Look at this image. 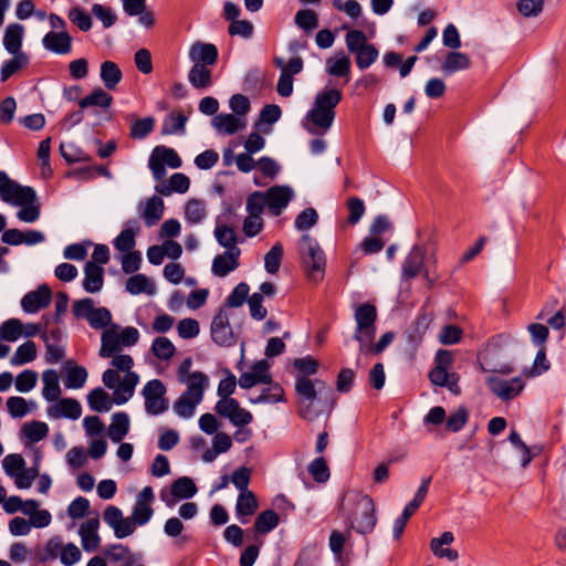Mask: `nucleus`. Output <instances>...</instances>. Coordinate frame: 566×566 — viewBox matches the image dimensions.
I'll use <instances>...</instances> for the list:
<instances>
[{
  "label": "nucleus",
  "instance_id": "obj_1",
  "mask_svg": "<svg viewBox=\"0 0 566 566\" xmlns=\"http://www.w3.org/2000/svg\"><path fill=\"white\" fill-rule=\"evenodd\" d=\"M294 367L304 376L297 377L295 392L300 402L298 415L305 420L313 421L325 411H331L335 403L333 388L324 380H312L307 376L315 375L318 361L312 356L297 358Z\"/></svg>",
  "mask_w": 566,
  "mask_h": 566
},
{
  "label": "nucleus",
  "instance_id": "obj_2",
  "mask_svg": "<svg viewBox=\"0 0 566 566\" xmlns=\"http://www.w3.org/2000/svg\"><path fill=\"white\" fill-rule=\"evenodd\" d=\"M338 511L347 518L348 528L358 534L367 535L375 530L377 516L375 503L370 495L349 491L344 495Z\"/></svg>",
  "mask_w": 566,
  "mask_h": 566
},
{
  "label": "nucleus",
  "instance_id": "obj_3",
  "mask_svg": "<svg viewBox=\"0 0 566 566\" xmlns=\"http://www.w3.org/2000/svg\"><path fill=\"white\" fill-rule=\"evenodd\" d=\"M298 252L308 279L314 282L321 281L326 266V258L318 242L310 234H303L300 239Z\"/></svg>",
  "mask_w": 566,
  "mask_h": 566
},
{
  "label": "nucleus",
  "instance_id": "obj_4",
  "mask_svg": "<svg viewBox=\"0 0 566 566\" xmlns=\"http://www.w3.org/2000/svg\"><path fill=\"white\" fill-rule=\"evenodd\" d=\"M377 315L376 306L369 302L359 304L355 308L356 329L354 339L359 343L360 353H365L366 344L371 343L375 338Z\"/></svg>",
  "mask_w": 566,
  "mask_h": 566
},
{
  "label": "nucleus",
  "instance_id": "obj_5",
  "mask_svg": "<svg viewBox=\"0 0 566 566\" xmlns=\"http://www.w3.org/2000/svg\"><path fill=\"white\" fill-rule=\"evenodd\" d=\"M0 197L12 206L22 205L34 198V189L18 184L10 179L4 171H0Z\"/></svg>",
  "mask_w": 566,
  "mask_h": 566
},
{
  "label": "nucleus",
  "instance_id": "obj_6",
  "mask_svg": "<svg viewBox=\"0 0 566 566\" xmlns=\"http://www.w3.org/2000/svg\"><path fill=\"white\" fill-rule=\"evenodd\" d=\"M166 387L159 379L149 380L143 388V396L145 398V409L148 415L157 416L164 413L168 407L169 401L165 397Z\"/></svg>",
  "mask_w": 566,
  "mask_h": 566
},
{
  "label": "nucleus",
  "instance_id": "obj_7",
  "mask_svg": "<svg viewBox=\"0 0 566 566\" xmlns=\"http://www.w3.org/2000/svg\"><path fill=\"white\" fill-rule=\"evenodd\" d=\"M282 115L281 107L276 104H268L260 112L259 119L253 126L244 142H264V136L273 130V124L276 123Z\"/></svg>",
  "mask_w": 566,
  "mask_h": 566
},
{
  "label": "nucleus",
  "instance_id": "obj_8",
  "mask_svg": "<svg viewBox=\"0 0 566 566\" xmlns=\"http://www.w3.org/2000/svg\"><path fill=\"white\" fill-rule=\"evenodd\" d=\"M181 164L182 161L178 154L172 148H167L164 146L155 147L148 161V166L155 179L157 180L161 179L165 176L166 165L170 168L176 169L179 168Z\"/></svg>",
  "mask_w": 566,
  "mask_h": 566
},
{
  "label": "nucleus",
  "instance_id": "obj_9",
  "mask_svg": "<svg viewBox=\"0 0 566 566\" xmlns=\"http://www.w3.org/2000/svg\"><path fill=\"white\" fill-rule=\"evenodd\" d=\"M486 385L490 391L503 401L514 399L525 387L521 377H513L510 380H504L502 378L491 376L486 379Z\"/></svg>",
  "mask_w": 566,
  "mask_h": 566
},
{
  "label": "nucleus",
  "instance_id": "obj_10",
  "mask_svg": "<svg viewBox=\"0 0 566 566\" xmlns=\"http://www.w3.org/2000/svg\"><path fill=\"white\" fill-rule=\"evenodd\" d=\"M211 338L217 345L223 347H230L235 344L233 331L224 308H220L212 319Z\"/></svg>",
  "mask_w": 566,
  "mask_h": 566
},
{
  "label": "nucleus",
  "instance_id": "obj_11",
  "mask_svg": "<svg viewBox=\"0 0 566 566\" xmlns=\"http://www.w3.org/2000/svg\"><path fill=\"white\" fill-rule=\"evenodd\" d=\"M266 206L275 217L280 216L294 197L290 186H272L264 192Z\"/></svg>",
  "mask_w": 566,
  "mask_h": 566
},
{
  "label": "nucleus",
  "instance_id": "obj_12",
  "mask_svg": "<svg viewBox=\"0 0 566 566\" xmlns=\"http://www.w3.org/2000/svg\"><path fill=\"white\" fill-rule=\"evenodd\" d=\"M52 301V291L46 284H41L36 290L27 293L21 300V306L27 313H36L45 308Z\"/></svg>",
  "mask_w": 566,
  "mask_h": 566
},
{
  "label": "nucleus",
  "instance_id": "obj_13",
  "mask_svg": "<svg viewBox=\"0 0 566 566\" xmlns=\"http://www.w3.org/2000/svg\"><path fill=\"white\" fill-rule=\"evenodd\" d=\"M335 118V112H328L314 106L306 115L305 126L313 135H324L332 126Z\"/></svg>",
  "mask_w": 566,
  "mask_h": 566
},
{
  "label": "nucleus",
  "instance_id": "obj_14",
  "mask_svg": "<svg viewBox=\"0 0 566 566\" xmlns=\"http://www.w3.org/2000/svg\"><path fill=\"white\" fill-rule=\"evenodd\" d=\"M73 38L67 31H50L42 39V45L45 50L65 55L72 51Z\"/></svg>",
  "mask_w": 566,
  "mask_h": 566
},
{
  "label": "nucleus",
  "instance_id": "obj_15",
  "mask_svg": "<svg viewBox=\"0 0 566 566\" xmlns=\"http://www.w3.org/2000/svg\"><path fill=\"white\" fill-rule=\"evenodd\" d=\"M99 527V518H88L85 523L80 526L78 535L82 539V547L85 552H94L101 544V537L97 533Z\"/></svg>",
  "mask_w": 566,
  "mask_h": 566
},
{
  "label": "nucleus",
  "instance_id": "obj_16",
  "mask_svg": "<svg viewBox=\"0 0 566 566\" xmlns=\"http://www.w3.org/2000/svg\"><path fill=\"white\" fill-rule=\"evenodd\" d=\"M240 254V249L226 250L222 254H218L212 262V273L219 277L227 276L239 266Z\"/></svg>",
  "mask_w": 566,
  "mask_h": 566
},
{
  "label": "nucleus",
  "instance_id": "obj_17",
  "mask_svg": "<svg viewBox=\"0 0 566 566\" xmlns=\"http://www.w3.org/2000/svg\"><path fill=\"white\" fill-rule=\"evenodd\" d=\"M424 260V250L419 245H415L403 261L402 277L411 280L419 275L423 269Z\"/></svg>",
  "mask_w": 566,
  "mask_h": 566
},
{
  "label": "nucleus",
  "instance_id": "obj_18",
  "mask_svg": "<svg viewBox=\"0 0 566 566\" xmlns=\"http://www.w3.org/2000/svg\"><path fill=\"white\" fill-rule=\"evenodd\" d=\"M218 49L212 43L196 42L189 50V57L195 63H202L203 65H214L218 61Z\"/></svg>",
  "mask_w": 566,
  "mask_h": 566
},
{
  "label": "nucleus",
  "instance_id": "obj_19",
  "mask_svg": "<svg viewBox=\"0 0 566 566\" xmlns=\"http://www.w3.org/2000/svg\"><path fill=\"white\" fill-rule=\"evenodd\" d=\"M48 415L52 418H69L76 420L82 415V407L76 399L62 398L56 405L49 407Z\"/></svg>",
  "mask_w": 566,
  "mask_h": 566
},
{
  "label": "nucleus",
  "instance_id": "obj_20",
  "mask_svg": "<svg viewBox=\"0 0 566 566\" xmlns=\"http://www.w3.org/2000/svg\"><path fill=\"white\" fill-rule=\"evenodd\" d=\"M212 126L222 135H233L245 127L244 119L234 114H217L212 118Z\"/></svg>",
  "mask_w": 566,
  "mask_h": 566
},
{
  "label": "nucleus",
  "instance_id": "obj_21",
  "mask_svg": "<svg viewBox=\"0 0 566 566\" xmlns=\"http://www.w3.org/2000/svg\"><path fill=\"white\" fill-rule=\"evenodd\" d=\"M104 284V269L95 262H86L84 266L83 289L88 293L99 292Z\"/></svg>",
  "mask_w": 566,
  "mask_h": 566
},
{
  "label": "nucleus",
  "instance_id": "obj_22",
  "mask_svg": "<svg viewBox=\"0 0 566 566\" xmlns=\"http://www.w3.org/2000/svg\"><path fill=\"white\" fill-rule=\"evenodd\" d=\"M258 506L259 504L256 496L252 491L240 492L235 505L238 520L242 524H247L250 516L256 512Z\"/></svg>",
  "mask_w": 566,
  "mask_h": 566
},
{
  "label": "nucleus",
  "instance_id": "obj_23",
  "mask_svg": "<svg viewBox=\"0 0 566 566\" xmlns=\"http://www.w3.org/2000/svg\"><path fill=\"white\" fill-rule=\"evenodd\" d=\"M126 224L128 227L122 230L113 241L115 249L123 253L134 250L136 245L135 237L140 230L136 219L128 220Z\"/></svg>",
  "mask_w": 566,
  "mask_h": 566
},
{
  "label": "nucleus",
  "instance_id": "obj_24",
  "mask_svg": "<svg viewBox=\"0 0 566 566\" xmlns=\"http://www.w3.org/2000/svg\"><path fill=\"white\" fill-rule=\"evenodd\" d=\"M24 28L19 23H10L4 31L3 46L10 54L24 53L22 51Z\"/></svg>",
  "mask_w": 566,
  "mask_h": 566
},
{
  "label": "nucleus",
  "instance_id": "obj_25",
  "mask_svg": "<svg viewBox=\"0 0 566 566\" xmlns=\"http://www.w3.org/2000/svg\"><path fill=\"white\" fill-rule=\"evenodd\" d=\"M454 541V536L451 532L447 531L441 534L440 537H434L430 542V548L432 553L440 557L449 560H455L459 557V553L452 548H442V545H449Z\"/></svg>",
  "mask_w": 566,
  "mask_h": 566
},
{
  "label": "nucleus",
  "instance_id": "obj_26",
  "mask_svg": "<svg viewBox=\"0 0 566 566\" xmlns=\"http://www.w3.org/2000/svg\"><path fill=\"white\" fill-rule=\"evenodd\" d=\"M189 83L193 88L206 90L212 85V74L207 65L195 63L188 73Z\"/></svg>",
  "mask_w": 566,
  "mask_h": 566
},
{
  "label": "nucleus",
  "instance_id": "obj_27",
  "mask_svg": "<svg viewBox=\"0 0 566 566\" xmlns=\"http://www.w3.org/2000/svg\"><path fill=\"white\" fill-rule=\"evenodd\" d=\"M139 381V377L134 371H128L124 380L119 382L118 387L115 390L114 394V402L116 405H124L128 401L130 397H133L135 387L137 386Z\"/></svg>",
  "mask_w": 566,
  "mask_h": 566
},
{
  "label": "nucleus",
  "instance_id": "obj_28",
  "mask_svg": "<svg viewBox=\"0 0 566 566\" xmlns=\"http://www.w3.org/2000/svg\"><path fill=\"white\" fill-rule=\"evenodd\" d=\"M66 378L64 385L70 389H80L84 386L87 379V370L83 366L76 365L73 360L65 363Z\"/></svg>",
  "mask_w": 566,
  "mask_h": 566
},
{
  "label": "nucleus",
  "instance_id": "obj_29",
  "mask_svg": "<svg viewBox=\"0 0 566 566\" xmlns=\"http://www.w3.org/2000/svg\"><path fill=\"white\" fill-rule=\"evenodd\" d=\"M129 431V417L126 412L119 411L115 412L112 416V423L108 427V437L109 439L117 443L123 440V438Z\"/></svg>",
  "mask_w": 566,
  "mask_h": 566
},
{
  "label": "nucleus",
  "instance_id": "obj_30",
  "mask_svg": "<svg viewBox=\"0 0 566 566\" xmlns=\"http://www.w3.org/2000/svg\"><path fill=\"white\" fill-rule=\"evenodd\" d=\"M208 377L202 371H193L189 375L188 386L184 395L192 398L195 402H201Z\"/></svg>",
  "mask_w": 566,
  "mask_h": 566
},
{
  "label": "nucleus",
  "instance_id": "obj_31",
  "mask_svg": "<svg viewBox=\"0 0 566 566\" xmlns=\"http://www.w3.org/2000/svg\"><path fill=\"white\" fill-rule=\"evenodd\" d=\"M470 66L471 61L467 54L458 51H451L447 54L441 66V71L446 75H450L458 71L468 70Z\"/></svg>",
  "mask_w": 566,
  "mask_h": 566
},
{
  "label": "nucleus",
  "instance_id": "obj_32",
  "mask_svg": "<svg viewBox=\"0 0 566 566\" xmlns=\"http://www.w3.org/2000/svg\"><path fill=\"white\" fill-rule=\"evenodd\" d=\"M164 200L158 196H153L146 202V207L143 212V218L147 227H154L157 224L164 214Z\"/></svg>",
  "mask_w": 566,
  "mask_h": 566
},
{
  "label": "nucleus",
  "instance_id": "obj_33",
  "mask_svg": "<svg viewBox=\"0 0 566 566\" xmlns=\"http://www.w3.org/2000/svg\"><path fill=\"white\" fill-rule=\"evenodd\" d=\"M114 399L101 387L94 388L87 395V403L95 412H107L113 406Z\"/></svg>",
  "mask_w": 566,
  "mask_h": 566
},
{
  "label": "nucleus",
  "instance_id": "obj_34",
  "mask_svg": "<svg viewBox=\"0 0 566 566\" xmlns=\"http://www.w3.org/2000/svg\"><path fill=\"white\" fill-rule=\"evenodd\" d=\"M198 489L193 480L188 476L176 479L170 485V495L178 500L191 499Z\"/></svg>",
  "mask_w": 566,
  "mask_h": 566
},
{
  "label": "nucleus",
  "instance_id": "obj_35",
  "mask_svg": "<svg viewBox=\"0 0 566 566\" xmlns=\"http://www.w3.org/2000/svg\"><path fill=\"white\" fill-rule=\"evenodd\" d=\"M187 116L181 111L170 112L161 125L163 135H174L185 133Z\"/></svg>",
  "mask_w": 566,
  "mask_h": 566
},
{
  "label": "nucleus",
  "instance_id": "obj_36",
  "mask_svg": "<svg viewBox=\"0 0 566 566\" xmlns=\"http://www.w3.org/2000/svg\"><path fill=\"white\" fill-rule=\"evenodd\" d=\"M101 80L107 90H115L123 78L119 66L113 61H105L101 65Z\"/></svg>",
  "mask_w": 566,
  "mask_h": 566
},
{
  "label": "nucleus",
  "instance_id": "obj_37",
  "mask_svg": "<svg viewBox=\"0 0 566 566\" xmlns=\"http://www.w3.org/2000/svg\"><path fill=\"white\" fill-rule=\"evenodd\" d=\"M126 290L133 295L142 293L154 295L156 292L154 283L145 274H135L128 277Z\"/></svg>",
  "mask_w": 566,
  "mask_h": 566
},
{
  "label": "nucleus",
  "instance_id": "obj_38",
  "mask_svg": "<svg viewBox=\"0 0 566 566\" xmlns=\"http://www.w3.org/2000/svg\"><path fill=\"white\" fill-rule=\"evenodd\" d=\"M280 523V515L274 510L262 511L254 521V531L258 534H268Z\"/></svg>",
  "mask_w": 566,
  "mask_h": 566
},
{
  "label": "nucleus",
  "instance_id": "obj_39",
  "mask_svg": "<svg viewBox=\"0 0 566 566\" xmlns=\"http://www.w3.org/2000/svg\"><path fill=\"white\" fill-rule=\"evenodd\" d=\"M44 388L43 396L49 401H55L60 398L61 388L59 384V374L54 369H48L42 375Z\"/></svg>",
  "mask_w": 566,
  "mask_h": 566
},
{
  "label": "nucleus",
  "instance_id": "obj_40",
  "mask_svg": "<svg viewBox=\"0 0 566 566\" xmlns=\"http://www.w3.org/2000/svg\"><path fill=\"white\" fill-rule=\"evenodd\" d=\"M29 64V56L27 53H15L12 57L6 61L0 71L1 82L8 81L15 72L25 67Z\"/></svg>",
  "mask_w": 566,
  "mask_h": 566
},
{
  "label": "nucleus",
  "instance_id": "obj_41",
  "mask_svg": "<svg viewBox=\"0 0 566 566\" xmlns=\"http://www.w3.org/2000/svg\"><path fill=\"white\" fill-rule=\"evenodd\" d=\"M113 96L105 92L103 88L97 87L91 94L81 98L78 101V105L81 108H87L90 106H98L102 108H107L112 105Z\"/></svg>",
  "mask_w": 566,
  "mask_h": 566
},
{
  "label": "nucleus",
  "instance_id": "obj_42",
  "mask_svg": "<svg viewBox=\"0 0 566 566\" xmlns=\"http://www.w3.org/2000/svg\"><path fill=\"white\" fill-rule=\"evenodd\" d=\"M342 101V92L338 88L324 90L317 93L314 106L328 112H335L334 108Z\"/></svg>",
  "mask_w": 566,
  "mask_h": 566
},
{
  "label": "nucleus",
  "instance_id": "obj_43",
  "mask_svg": "<svg viewBox=\"0 0 566 566\" xmlns=\"http://www.w3.org/2000/svg\"><path fill=\"white\" fill-rule=\"evenodd\" d=\"M214 237L218 243L226 248L227 250H235L239 249L237 247L238 244V237L235 234V231L233 228L227 226V224H219V221H217V226L214 229Z\"/></svg>",
  "mask_w": 566,
  "mask_h": 566
},
{
  "label": "nucleus",
  "instance_id": "obj_44",
  "mask_svg": "<svg viewBox=\"0 0 566 566\" xmlns=\"http://www.w3.org/2000/svg\"><path fill=\"white\" fill-rule=\"evenodd\" d=\"M256 398H251L252 403H275L284 400V389L279 382L268 384Z\"/></svg>",
  "mask_w": 566,
  "mask_h": 566
},
{
  "label": "nucleus",
  "instance_id": "obj_45",
  "mask_svg": "<svg viewBox=\"0 0 566 566\" xmlns=\"http://www.w3.org/2000/svg\"><path fill=\"white\" fill-rule=\"evenodd\" d=\"M21 209L17 213V218L20 221L32 223L35 222L41 214V202L38 199L36 192L34 191V198L29 202L18 205Z\"/></svg>",
  "mask_w": 566,
  "mask_h": 566
},
{
  "label": "nucleus",
  "instance_id": "obj_46",
  "mask_svg": "<svg viewBox=\"0 0 566 566\" xmlns=\"http://www.w3.org/2000/svg\"><path fill=\"white\" fill-rule=\"evenodd\" d=\"M21 432L30 442L35 443L48 436L49 426L45 422L32 420L23 424Z\"/></svg>",
  "mask_w": 566,
  "mask_h": 566
},
{
  "label": "nucleus",
  "instance_id": "obj_47",
  "mask_svg": "<svg viewBox=\"0 0 566 566\" xmlns=\"http://www.w3.org/2000/svg\"><path fill=\"white\" fill-rule=\"evenodd\" d=\"M35 358L36 345L33 340H28L17 348L14 355L11 357L10 363L14 366H20L31 363Z\"/></svg>",
  "mask_w": 566,
  "mask_h": 566
},
{
  "label": "nucleus",
  "instance_id": "obj_48",
  "mask_svg": "<svg viewBox=\"0 0 566 566\" xmlns=\"http://www.w3.org/2000/svg\"><path fill=\"white\" fill-rule=\"evenodd\" d=\"M120 339L118 333L114 329H107L102 334V346L99 349V356L103 358L113 357V355L119 350Z\"/></svg>",
  "mask_w": 566,
  "mask_h": 566
},
{
  "label": "nucleus",
  "instance_id": "obj_49",
  "mask_svg": "<svg viewBox=\"0 0 566 566\" xmlns=\"http://www.w3.org/2000/svg\"><path fill=\"white\" fill-rule=\"evenodd\" d=\"M23 333V324L18 318H9L0 326V339L4 342H15Z\"/></svg>",
  "mask_w": 566,
  "mask_h": 566
},
{
  "label": "nucleus",
  "instance_id": "obj_50",
  "mask_svg": "<svg viewBox=\"0 0 566 566\" xmlns=\"http://www.w3.org/2000/svg\"><path fill=\"white\" fill-rule=\"evenodd\" d=\"M155 128V119L151 116L134 118L130 124L129 135L134 139H144Z\"/></svg>",
  "mask_w": 566,
  "mask_h": 566
},
{
  "label": "nucleus",
  "instance_id": "obj_51",
  "mask_svg": "<svg viewBox=\"0 0 566 566\" xmlns=\"http://www.w3.org/2000/svg\"><path fill=\"white\" fill-rule=\"evenodd\" d=\"M283 258V247L276 242L264 256V268L268 273L275 274L280 270Z\"/></svg>",
  "mask_w": 566,
  "mask_h": 566
},
{
  "label": "nucleus",
  "instance_id": "obj_52",
  "mask_svg": "<svg viewBox=\"0 0 566 566\" xmlns=\"http://www.w3.org/2000/svg\"><path fill=\"white\" fill-rule=\"evenodd\" d=\"M60 154L67 164L90 161L91 157L76 144H60Z\"/></svg>",
  "mask_w": 566,
  "mask_h": 566
},
{
  "label": "nucleus",
  "instance_id": "obj_53",
  "mask_svg": "<svg viewBox=\"0 0 566 566\" xmlns=\"http://www.w3.org/2000/svg\"><path fill=\"white\" fill-rule=\"evenodd\" d=\"M308 473L312 475L313 480L317 483H325L328 481L331 476L329 468L327 461L323 457H318L314 459L308 464Z\"/></svg>",
  "mask_w": 566,
  "mask_h": 566
},
{
  "label": "nucleus",
  "instance_id": "obj_54",
  "mask_svg": "<svg viewBox=\"0 0 566 566\" xmlns=\"http://www.w3.org/2000/svg\"><path fill=\"white\" fill-rule=\"evenodd\" d=\"M67 18L83 32H87L92 28L93 21L90 13L81 7L71 8L67 12Z\"/></svg>",
  "mask_w": 566,
  "mask_h": 566
},
{
  "label": "nucleus",
  "instance_id": "obj_55",
  "mask_svg": "<svg viewBox=\"0 0 566 566\" xmlns=\"http://www.w3.org/2000/svg\"><path fill=\"white\" fill-rule=\"evenodd\" d=\"M151 352L157 358L167 360L174 356L176 348L170 339L159 336L154 339Z\"/></svg>",
  "mask_w": 566,
  "mask_h": 566
},
{
  "label": "nucleus",
  "instance_id": "obj_56",
  "mask_svg": "<svg viewBox=\"0 0 566 566\" xmlns=\"http://www.w3.org/2000/svg\"><path fill=\"white\" fill-rule=\"evenodd\" d=\"M294 22L300 29L310 32L318 27V17L315 11L304 9L296 12Z\"/></svg>",
  "mask_w": 566,
  "mask_h": 566
},
{
  "label": "nucleus",
  "instance_id": "obj_57",
  "mask_svg": "<svg viewBox=\"0 0 566 566\" xmlns=\"http://www.w3.org/2000/svg\"><path fill=\"white\" fill-rule=\"evenodd\" d=\"M356 64L359 70H365L369 67L373 63H375L379 56V52L377 48L368 43L366 46H363L356 53Z\"/></svg>",
  "mask_w": 566,
  "mask_h": 566
},
{
  "label": "nucleus",
  "instance_id": "obj_58",
  "mask_svg": "<svg viewBox=\"0 0 566 566\" xmlns=\"http://www.w3.org/2000/svg\"><path fill=\"white\" fill-rule=\"evenodd\" d=\"M185 214L190 223H200L206 217L205 203L200 199H190L185 206Z\"/></svg>",
  "mask_w": 566,
  "mask_h": 566
},
{
  "label": "nucleus",
  "instance_id": "obj_59",
  "mask_svg": "<svg viewBox=\"0 0 566 566\" xmlns=\"http://www.w3.org/2000/svg\"><path fill=\"white\" fill-rule=\"evenodd\" d=\"M250 287L245 282L239 283L226 298L227 307H240L249 298Z\"/></svg>",
  "mask_w": 566,
  "mask_h": 566
},
{
  "label": "nucleus",
  "instance_id": "obj_60",
  "mask_svg": "<svg viewBox=\"0 0 566 566\" xmlns=\"http://www.w3.org/2000/svg\"><path fill=\"white\" fill-rule=\"evenodd\" d=\"M327 73L333 76H348L350 72V60L348 56L343 54L340 57L327 60Z\"/></svg>",
  "mask_w": 566,
  "mask_h": 566
},
{
  "label": "nucleus",
  "instance_id": "obj_61",
  "mask_svg": "<svg viewBox=\"0 0 566 566\" xmlns=\"http://www.w3.org/2000/svg\"><path fill=\"white\" fill-rule=\"evenodd\" d=\"M468 419V409L465 407H459L448 417L446 428L451 432H459L467 424Z\"/></svg>",
  "mask_w": 566,
  "mask_h": 566
},
{
  "label": "nucleus",
  "instance_id": "obj_62",
  "mask_svg": "<svg viewBox=\"0 0 566 566\" xmlns=\"http://www.w3.org/2000/svg\"><path fill=\"white\" fill-rule=\"evenodd\" d=\"M318 221V214L314 208H305L295 218L294 226L297 230L304 231L314 227Z\"/></svg>",
  "mask_w": 566,
  "mask_h": 566
},
{
  "label": "nucleus",
  "instance_id": "obj_63",
  "mask_svg": "<svg viewBox=\"0 0 566 566\" xmlns=\"http://www.w3.org/2000/svg\"><path fill=\"white\" fill-rule=\"evenodd\" d=\"M36 381L38 374L34 370L25 369L17 376L15 388L20 392H29L35 387Z\"/></svg>",
  "mask_w": 566,
  "mask_h": 566
},
{
  "label": "nucleus",
  "instance_id": "obj_64",
  "mask_svg": "<svg viewBox=\"0 0 566 566\" xmlns=\"http://www.w3.org/2000/svg\"><path fill=\"white\" fill-rule=\"evenodd\" d=\"M197 405L199 402H195L192 398L181 394L174 403V410L179 417L190 418L195 413Z\"/></svg>",
  "mask_w": 566,
  "mask_h": 566
}]
</instances>
